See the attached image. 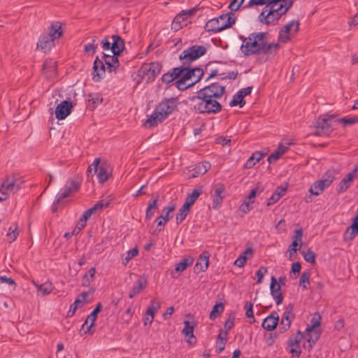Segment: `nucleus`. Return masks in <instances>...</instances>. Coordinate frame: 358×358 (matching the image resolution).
I'll return each instance as SVG.
<instances>
[{"instance_id":"1","label":"nucleus","mask_w":358,"mask_h":358,"mask_svg":"<svg viewBox=\"0 0 358 358\" xmlns=\"http://www.w3.org/2000/svg\"><path fill=\"white\" fill-rule=\"evenodd\" d=\"M226 92L225 86L217 83L206 86L197 92L195 99L198 101L194 105V109L199 113L216 114L222 109L219 99Z\"/></svg>"},{"instance_id":"2","label":"nucleus","mask_w":358,"mask_h":358,"mask_svg":"<svg viewBox=\"0 0 358 358\" xmlns=\"http://www.w3.org/2000/svg\"><path fill=\"white\" fill-rule=\"evenodd\" d=\"M239 38L243 41L241 45V52L245 57L261 54L274 57L280 48L279 43L268 42L266 32H253L248 37L240 36Z\"/></svg>"},{"instance_id":"3","label":"nucleus","mask_w":358,"mask_h":358,"mask_svg":"<svg viewBox=\"0 0 358 358\" xmlns=\"http://www.w3.org/2000/svg\"><path fill=\"white\" fill-rule=\"evenodd\" d=\"M293 3L294 0H250L245 7L265 5L259 15V21L264 24L274 25L288 12Z\"/></svg>"},{"instance_id":"4","label":"nucleus","mask_w":358,"mask_h":358,"mask_svg":"<svg viewBox=\"0 0 358 358\" xmlns=\"http://www.w3.org/2000/svg\"><path fill=\"white\" fill-rule=\"evenodd\" d=\"M176 108L174 99H164L156 107L151 116L146 120L150 127H155L171 114Z\"/></svg>"},{"instance_id":"5","label":"nucleus","mask_w":358,"mask_h":358,"mask_svg":"<svg viewBox=\"0 0 358 358\" xmlns=\"http://www.w3.org/2000/svg\"><path fill=\"white\" fill-rule=\"evenodd\" d=\"M185 69L186 70L182 72V74L176 82V87L181 91L186 90L199 82L204 73L203 70L199 67L191 69L185 66Z\"/></svg>"},{"instance_id":"6","label":"nucleus","mask_w":358,"mask_h":358,"mask_svg":"<svg viewBox=\"0 0 358 358\" xmlns=\"http://www.w3.org/2000/svg\"><path fill=\"white\" fill-rule=\"evenodd\" d=\"M235 22L236 18L233 13L223 14L219 17L208 20L204 28L206 31L217 33L232 27Z\"/></svg>"},{"instance_id":"7","label":"nucleus","mask_w":358,"mask_h":358,"mask_svg":"<svg viewBox=\"0 0 358 358\" xmlns=\"http://www.w3.org/2000/svg\"><path fill=\"white\" fill-rule=\"evenodd\" d=\"M162 65L159 62L144 63L138 70V76L143 80L145 79L146 83L153 81L160 73Z\"/></svg>"},{"instance_id":"8","label":"nucleus","mask_w":358,"mask_h":358,"mask_svg":"<svg viewBox=\"0 0 358 358\" xmlns=\"http://www.w3.org/2000/svg\"><path fill=\"white\" fill-rule=\"evenodd\" d=\"M206 48L203 45H194L182 51L179 59L185 60L182 66L189 67L190 64L204 55L206 53Z\"/></svg>"},{"instance_id":"9","label":"nucleus","mask_w":358,"mask_h":358,"mask_svg":"<svg viewBox=\"0 0 358 358\" xmlns=\"http://www.w3.org/2000/svg\"><path fill=\"white\" fill-rule=\"evenodd\" d=\"M334 117V115L329 114L320 116L315 122L314 134L315 136H329L333 131L330 121Z\"/></svg>"},{"instance_id":"10","label":"nucleus","mask_w":358,"mask_h":358,"mask_svg":"<svg viewBox=\"0 0 358 358\" xmlns=\"http://www.w3.org/2000/svg\"><path fill=\"white\" fill-rule=\"evenodd\" d=\"M300 22L299 20H293L282 27L279 31L278 40L280 43H285L291 40L292 34H296L299 31Z\"/></svg>"},{"instance_id":"11","label":"nucleus","mask_w":358,"mask_h":358,"mask_svg":"<svg viewBox=\"0 0 358 358\" xmlns=\"http://www.w3.org/2000/svg\"><path fill=\"white\" fill-rule=\"evenodd\" d=\"M20 180V177L18 175L8 176L1 186L0 192L3 194H6L7 191H17L20 188V184L17 183Z\"/></svg>"},{"instance_id":"12","label":"nucleus","mask_w":358,"mask_h":358,"mask_svg":"<svg viewBox=\"0 0 358 358\" xmlns=\"http://www.w3.org/2000/svg\"><path fill=\"white\" fill-rule=\"evenodd\" d=\"M102 304L101 302H99L95 308L93 310V311L87 316L85 322L82 325L81 330L84 329L85 327L87 325L88 322H90V324L87 327L86 330H85V334H89L90 335H92L95 330L92 329V327L94 326V322L96 321L97 318L98 314L102 310Z\"/></svg>"},{"instance_id":"13","label":"nucleus","mask_w":358,"mask_h":358,"mask_svg":"<svg viewBox=\"0 0 358 358\" xmlns=\"http://www.w3.org/2000/svg\"><path fill=\"white\" fill-rule=\"evenodd\" d=\"M100 162L101 159L99 158H96L92 164V166L94 167V173L97 174L99 182L103 184L108 180L109 177L111 176V173H109L108 172L106 164L99 166Z\"/></svg>"},{"instance_id":"14","label":"nucleus","mask_w":358,"mask_h":358,"mask_svg":"<svg viewBox=\"0 0 358 358\" xmlns=\"http://www.w3.org/2000/svg\"><path fill=\"white\" fill-rule=\"evenodd\" d=\"M73 108L72 102L70 101H63L57 105L55 109V116L57 119L64 120L71 113Z\"/></svg>"},{"instance_id":"15","label":"nucleus","mask_w":358,"mask_h":358,"mask_svg":"<svg viewBox=\"0 0 358 358\" xmlns=\"http://www.w3.org/2000/svg\"><path fill=\"white\" fill-rule=\"evenodd\" d=\"M119 56H120V55H117L116 53H113V55L103 53L102 59L104 61L105 64L107 66L106 69L108 72H116V71L119 68Z\"/></svg>"},{"instance_id":"16","label":"nucleus","mask_w":358,"mask_h":358,"mask_svg":"<svg viewBox=\"0 0 358 358\" xmlns=\"http://www.w3.org/2000/svg\"><path fill=\"white\" fill-rule=\"evenodd\" d=\"M271 294L275 299L276 304L280 305L283 301V294L281 292V287L275 276H271L270 284Z\"/></svg>"},{"instance_id":"17","label":"nucleus","mask_w":358,"mask_h":358,"mask_svg":"<svg viewBox=\"0 0 358 358\" xmlns=\"http://www.w3.org/2000/svg\"><path fill=\"white\" fill-rule=\"evenodd\" d=\"M185 70V66H180L179 67L173 68L171 69V71L164 73L161 80L162 83L169 84L175 79L180 78L181 74H182V72Z\"/></svg>"},{"instance_id":"18","label":"nucleus","mask_w":358,"mask_h":358,"mask_svg":"<svg viewBox=\"0 0 358 358\" xmlns=\"http://www.w3.org/2000/svg\"><path fill=\"white\" fill-rule=\"evenodd\" d=\"M106 69L105 62L96 57L93 64V77L92 79L95 82H99L102 78V75L105 73Z\"/></svg>"},{"instance_id":"19","label":"nucleus","mask_w":358,"mask_h":358,"mask_svg":"<svg viewBox=\"0 0 358 358\" xmlns=\"http://www.w3.org/2000/svg\"><path fill=\"white\" fill-rule=\"evenodd\" d=\"M209 252L203 251L199 256L197 262L194 267V272L199 273L205 271L209 266Z\"/></svg>"},{"instance_id":"20","label":"nucleus","mask_w":358,"mask_h":358,"mask_svg":"<svg viewBox=\"0 0 358 358\" xmlns=\"http://www.w3.org/2000/svg\"><path fill=\"white\" fill-rule=\"evenodd\" d=\"M279 322V315L276 311H273L271 314L267 316L262 324V328L267 331H273L278 326Z\"/></svg>"},{"instance_id":"21","label":"nucleus","mask_w":358,"mask_h":358,"mask_svg":"<svg viewBox=\"0 0 358 358\" xmlns=\"http://www.w3.org/2000/svg\"><path fill=\"white\" fill-rule=\"evenodd\" d=\"M197 8H193L187 10H182L180 13H178L173 19L171 24V29L175 31H178L182 29L183 25L180 24V16H185V17H189L195 14Z\"/></svg>"},{"instance_id":"22","label":"nucleus","mask_w":358,"mask_h":358,"mask_svg":"<svg viewBox=\"0 0 358 358\" xmlns=\"http://www.w3.org/2000/svg\"><path fill=\"white\" fill-rule=\"evenodd\" d=\"M46 34L55 41L59 39L63 35L62 23L59 21L53 22L48 28Z\"/></svg>"},{"instance_id":"23","label":"nucleus","mask_w":358,"mask_h":358,"mask_svg":"<svg viewBox=\"0 0 358 358\" xmlns=\"http://www.w3.org/2000/svg\"><path fill=\"white\" fill-rule=\"evenodd\" d=\"M54 46L55 41L46 34L41 35L37 43V48L41 49L44 52L50 51Z\"/></svg>"},{"instance_id":"24","label":"nucleus","mask_w":358,"mask_h":358,"mask_svg":"<svg viewBox=\"0 0 358 358\" xmlns=\"http://www.w3.org/2000/svg\"><path fill=\"white\" fill-rule=\"evenodd\" d=\"M174 210V205L169 206L163 208V213H164V215H160L155 220V222H157V227H160L159 229V231H161L165 224L169 222L170 220L169 214L173 212Z\"/></svg>"},{"instance_id":"25","label":"nucleus","mask_w":358,"mask_h":358,"mask_svg":"<svg viewBox=\"0 0 358 358\" xmlns=\"http://www.w3.org/2000/svg\"><path fill=\"white\" fill-rule=\"evenodd\" d=\"M225 187L223 185H218L215 189V194L213 196V208L216 209L222 204L224 195Z\"/></svg>"},{"instance_id":"26","label":"nucleus","mask_w":358,"mask_h":358,"mask_svg":"<svg viewBox=\"0 0 358 358\" xmlns=\"http://www.w3.org/2000/svg\"><path fill=\"white\" fill-rule=\"evenodd\" d=\"M194 325L192 324L189 321L185 320L184 322V328L182 333L187 337V343L189 345L196 343V338L194 335Z\"/></svg>"},{"instance_id":"27","label":"nucleus","mask_w":358,"mask_h":358,"mask_svg":"<svg viewBox=\"0 0 358 358\" xmlns=\"http://www.w3.org/2000/svg\"><path fill=\"white\" fill-rule=\"evenodd\" d=\"M112 52L121 55L125 49L124 41L119 35L112 36Z\"/></svg>"},{"instance_id":"28","label":"nucleus","mask_w":358,"mask_h":358,"mask_svg":"<svg viewBox=\"0 0 358 358\" xmlns=\"http://www.w3.org/2000/svg\"><path fill=\"white\" fill-rule=\"evenodd\" d=\"M79 188V185L73 180H69L65 185L64 192L57 198V202L69 196L73 192H76Z\"/></svg>"},{"instance_id":"29","label":"nucleus","mask_w":358,"mask_h":358,"mask_svg":"<svg viewBox=\"0 0 358 358\" xmlns=\"http://www.w3.org/2000/svg\"><path fill=\"white\" fill-rule=\"evenodd\" d=\"M358 234V213L352 220V223L347 229L345 234V238L353 240L355 236Z\"/></svg>"},{"instance_id":"30","label":"nucleus","mask_w":358,"mask_h":358,"mask_svg":"<svg viewBox=\"0 0 358 358\" xmlns=\"http://www.w3.org/2000/svg\"><path fill=\"white\" fill-rule=\"evenodd\" d=\"M147 279L145 276H141L136 282V285L134 286L132 290L129 293V298L132 299L136 294H139L143 289L147 286Z\"/></svg>"},{"instance_id":"31","label":"nucleus","mask_w":358,"mask_h":358,"mask_svg":"<svg viewBox=\"0 0 358 358\" xmlns=\"http://www.w3.org/2000/svg\"><path fill=\"white\" fill-rule=\"evenodd\" d=\"M210 164L208 162L196 164L194 169H193L194 173H192V177L195 178L200 175L205 174L210 168Z\"/></svg>"},{"instance_id":"32","label":"nucleus","mask_w":358,"mask_h":358,"mask_svg":"<svg viewBox=\"0 0 358 358\" xmlns=\"http://www.w3.org/2000/svg\"><path fill=\"white\" fill-rule=\"evenodd\" d=\"M43 73L47 74V77L56 74L57 62L53 60H46L43 65Z\"/></svg>"},{"instance_id":"33","label":"nucleus","mask_w":358,"mask_h":358,"mask_svg":"<svg viewBox=\"0 0 358 358\" xmlns=\"http://www.w3.org/2000/svg\"><path fill=\"white\" fill-rule=\"evenodd\" d=\"M158 208V196L150 200L145 213V220H150Z\"/></svg>"},{"instance_id":"34","label":"nucleus","mask_w":358,"mask_h":358,"mask_svg":"<svg viewBox=\"0 0 358 358\" xmlns=\"http://www.w3.org/2000/svg\"><path fill=\"white\" fill-rule=\"evenodd\" d=\"M288 148V146H285L282 143L280 144L278 149L268 157V163L271 164L278 160L282 155L287 152Z\"/></svg>"},{"instance_id":"35","label":"nucleus","mask_w":358,"mask_h":358,"mask_svg":"<svg viewBox=\"0 0 358 358\" xmlns=\"http://www.w3.org/2000/svg\"><path fill=\"white\" fill-rule=\"evenodd\" d=\"M263 156L264 155L261 152H255L244 164V168L246 169H251Z\"/></svg>"},{"instance_id":"36","label":"nucleus","mask_w":358,"mask_h":358,"mask_svg":"<svg viewBox=\"0 0 358 358\" xmlns=\"http://www.w3.org/2000/svg\"><path fill=\"white\" fill-rule=\"evenodd\" d=\"M327 187L321 180L315 181L309 189L311 194L318 196L324 189Z\"/></svg>"},{"instance_id":"37","label":"nucleus","mask_w":358,"mask_h":358,"mask_svg":"<svg viewBox=\"0 0 358 358\" xmlns=\"http://www.w3.org/2000/svg\"><path fill=\"white\" fill-rule=\"evenodd\" d=\"M201 190L194 189L192 191V194H189L187 196L184 204L186 206L187 204V206L191 208L192 206L195 203V201L198 199V197L201 195Z\"/></svg>"},{"instance_id":"38","label":"nucleus","mask_w":358,"mask_h":358,"mask_svg":"<svg viewBox=\"0 0 358 358\" xmlns=\"http://www.w3.org/2000/svg\"><path fill=\"white\" fill-rule=\"evenodd\" d=\"M224 310V305L223 303H217L213 307L210 313V319L215 320Z\"/></svg>"},{"instance_id":"39","label":"nucleus","mask_w":358,"mask_h":358,"mask_svg":"<svg viewBox=\"0 0 358 358\" xmlns=\"http://www.w3.org/2000/svg\"><path fill=\"white\" fill-rule=\"evenodd\" d=\"M320 323L321 316L318 313H315L310 320L311 325L306 328V331L307 333L312 332L315 328L320 327Z\"/></svg>"},{"instance_id":"40","label":"nucleus","mask_w":358,"mask_h":358,"mask_svg":"<svg viewBox=\"0 0 358 358\" xmlns=\"http://www.w3.org/2000/svg\"><path fill=\"white\" fill-rule=\"evenodd\" d=\"M189 207L187 205L183 204L182 206L179 209L178 213L176 215V222L177 224L181 223L187 217V214L190 210Z\"/></svg>"},{"instance_id":"41","label":"nucleus","mask_w":358,"mask_h":358,"mask_svg":"<svg viewBox=\"0 0 358 358\" xmlns=\"http://www.w3.org/2000/svg\"><path fill=\"white\" fill-rule=\"evenodd\" d=\"M19 235V231L17 229V223H15L13 226H11L8 228L6 236L8 238V241L9 243H12L15 241L17 236Z\"/></svg>"},{"instance_id":"42","label":"nucleus","mask_w":358,"mask_h":358,"mask_svg":"<svg viewBox=\"0 0 358 358\" xmlns=\"http://www.w3.org/2000/svg\"><path fill=\"white\" fill-rule=\"evenodd\" d=\"M33 284L37 287L38 290L41 292L43 295H47L52 291V284L50 282H45L42 285H38L33 281Z\"/></svg>"},{"instance_id":"43","label":"nucleus","mask_w":358,"mask_h":358,"mask_svg":"<svg viewBox=\"0 0 358 358\" xmlns=\"http://www.w3.org/2000/svg\"><path fill=\"white\" fill-rule=\"evenodd\" d=\"M193 261L194 259L192 258H184L181 262L176 264L175 270L176 271L182 272L185 271L188 266L191 265L193 263Z\"/></svg>"},{"instance_id":"44","label":"nucleus","mask_w":358,"mask_h":358,"mask_svg":"<svg viewBox=\"0 0 358 358\" xmlns=\"http://www.w3.org/2000/svg\"><path fill=\"white\" fill-rule=\"evenodd\" d=\"M84 306L83 300H80L79 297H78L73 303L71 306L69 310L67 313V317H71L74 314L76 310L78 308Z\"/></svg>"},{"instance_id":"45","label":"nucleus","mask_w":358,"mask_h":358,"mask_svg":"<svg viewBox=\"0 0 358 358\" xmlns=\"http://www.w3.org/2000/svg\"><path fill=\"white\" fill-rule=\"evenodd\" d=\"M245 101L244 100L243 95L237 93L233 96V99L230 101L229 106L231 107H234L239 105V106L241 108L245 105Z\"/></svg>"},{"instance_id":"46","label":"nucleus","mask_w":358,"mask_h":358,"mask_svg":"<svg viewBox=\"0 0 358 358\" xmlns=\"http://www.w3.org/2000/svg\"><path fill=\"white\" fill-rule=\"evenodd\" d=\"M292 308L293 306L292 305L289 310H286L282 317V320L280 322L281 324H286L287 326L290 327L292 320L291 317H294V315L292 313Z\"/></svg>"},{"instance_id":"47","label":"nucleus","mask_w":358,"mask_h":358,"mask_svg":"<svg viewBox=\"0 0 358 358\" xmlns=\"http://www.w3.org/2000/svg\"><path fill=\"white\" fill-rule=\"evenodd\" d=\"M301 254H302L304 259L307 262H309V263H310L312 264H315V263H316V261H315L316 255L310 248H308L306 252L302 251Z\"/></svg>"},{"instance_id":"48","label":"nucleus","mask_w":358,"mask_h":358,"mask_svg":"<svg viewBox=\"0 0 358 358\" xmlns=\"http://www.w3.org/2000/svg\"><path fill=\"white\" fill-rule=\"evenodd\" d=\"M89 97H91L88 99L89 106L92 108H96L98 104L101 103L103 101V98L98 94L94 96L90 94Z\"/></svg>"},{"instance_id":"49","label":"nucleus","mask_w":358,"mask_h":358,"mask_svg":"<svg viewBox=\"0 0 358 358\" xmlns=\"http://www.w3.org/2000/svg\"><path fill=\"white\" fill-rule=\"evenodd\" d=\"M307 342L315 344L320 337V333L317 330H313L312 332L307 333Z\"/></svg>"},{"instance_id":"50","label":"nucleus","mask_w":358,"mask_h":358,"mask_svg":"<svg viewBox=\"0 0 358 358\" xmlns=\"http://www.w3.org/2000/svg\"><path fill=\"white\" fill-rule=\"evenodd\" d=\"M334 174L333 171H328L325 173V174L323 176L322 178L321 179L322 181H324V185L327 187H329L333 180H334Z\"/></svg>"},{"instance_id":"51","label":"nucleus","mask_w":358,"mask_h":358,"mask_svg":"<svg viewBox=\"0 0 358 358\" xmlns=\"http://www.w3.org/2000/svg\"><path fill=\"white\" fill-rule=\"evenodd\" d=\"M310 272H303L300 278L299 285L302 286L303 289H307L308 287L307 285L310 283L309 279H310Z\"/></svg>"},{"instance_id":"52","label":"nucleus","mask_w":358,"mask_h":358,"mask_svg":"<svg viewBox=\"0 0 358 358\" xmlns=\"http://www.w3.org/2000/svg\"><path fill=\"white\" fill-rule=\"evenodd\" d=\"M235 316L234 314H230L228 320L224 323V336H227L228 331L231 329L234 325Z\"/></svg>"},{"instance_id":"53","label":"nucleus","mask_w":358,"mask_h":358,"mask_svg":"<svg viewBox=\"0 0 358 358\" xmlns=\"http://www.w3.org/2000/svg\"><path fill=\"white\" fill-rule=\"evenodd\" d=\"M138 254V247L136 246L132 250H130L127 252V256L125 257L124 259L123 260V264L126 265L131 259L137 256Z\"/></svg>"},{"instance_id":"54","label":"nucleus","mask_w":358,"mask_h":358,"mask_svg":"<svg viewBox=\"0 0 358 358\" xmlns=\"http://www.w3.org/2000/svg\"><path fill=\"white\" fill-rule=\"evenodd\" d=\"M263 191V188L260 187L259 185H257L255 188H253L249 195L248 196L247 199L249 200L250 203H253L254 201L252 200V199H255L257 194H260Z\"/></svg>"},{"instance_id":"55","label":"nucleus","mask_w":358,"mask_h":358,"mask_svg":"<svg viewBox=\"0 0 358 358\" xmlns=\"http://www.w3.org/2000/svg\"><path fill=\"white\" fill-rule=\"evenodd\" d=\"M339 122H341L344 124V126L354 124L358 123V117H344L338 120Z\"/></svg>"},{"instance_id":"56","label":"nucleus","mask_w":358,"mask_h":358,"mask_svg":"<svg viewBox=\"0 0 358 358\" xmlns=\"http://www.w3.org/2000/svg\"><path fill=\"white\" fill-rule=\"evenodd\" d=\"M96 273V269L94 267H92L91 268L89 271H88V273H86L85 275H84V278L87 279V283H83V286L84 287H87L90 285V283L91 282V281H92L93 280V278L94 276V274Z\"/></svg>"},{"instance_id":"57","label":"nucleus","mask_w":358,"mask_h":358,"mask_svg":"<svg viewBox=\"0 0 358 358\" xmlns=\"http://www.w3.org/2000/svg\"><path fill=\"white\" fill-rule=\"evenodd\" d=\"M245 0H232L229 6V8L231 12L237 11Z\"/></svg>"},{"instance_id":"58","label":"nucleus","mask_w":358,"mask_h":358,"mask_svg":"<svg viewBox=\"0 0 358 358\" xmlns=\"http://www.w3.org/2000/svg\"><path fill=\"white\" fill-rule=\"evenodd\" d=\"M252 307H253V306L251 302H246V303L245 305V308L246 309L245 315L248 317L252 318V321L251 322V323H253L255 322Z\"/></svg>"},{"instance_id":"59","label":"nucleus","mask_w":358,"mask_h":358,"mask_svg":"<svg viewBox=\"0 0 358 358\" xmlns=\"http://www.w3.org/2000/svg\"><path fill=\"white\" fill-rule=\"evenodd\" d=\"M350 183L345 179H343L338 186L337 192L340 194L345 192L350 187Z\"/></svg>"},{"instance_id":"60","label":"nucleus","mask_w":358,"mask_h":358,"mask_svg":"<svg viewBox=\"0 0 358 358\" xmlns=\"http://www.w3.org/2000/svg\"><path fill=\"white\" fill-rule=\"evenodd\" d=\"M267 273V268L265 266H262L257 271L256 275L257 277V283H262L263 278L264 275Z\"/></svg>"},{"instance_id":"61","label":"nucleus","mask_w":358,"mask_h":358,"mask_svg":"<svg viewBox=\"0 0 358 358\" xmlns=\"http://www.w3.org/2000/svg\"><path fill=\"white\" fill-rule=\"evenodd\" d=\"M302 247V243L296 242V241H292V243L289 245L287 252L293 251L294 253H296L297 251L300 250Z\"/></svg>"},{"instance_id":"62","label":"nucleus","mask_w":358,"mask_h":358,"mask_svg":"<svg viewBox=\"0 0 358 358\" xmlns=\"http://www.w3.org/2000/svg\"><path fill=\"white\" fill-rule=\"evenodd\" d=\"M302 238H303V230H302V229H296L294 231V235L292 236V240L296 241V242H298V243H303Z\"/></svg>"},{"instance_id":"63","label":"nucleus","mask_w":358,"mask_h":358,"mask_svg":"<svg viewBox=\"0 0 358 358\" xmlns=\"http://www.w3.org/2000/svg\"><path fill=\"white\" fill-rule=\"evenodd\" d=\"M358 172V166H356L350 173H348L343 179H345L349 182H351L352 180L357 177Z\"/></svg>"},{"instance_id":"64","label":"nucleus","mask_w":358,"mask_h":358,"mask_svg":"<svg viewBox=\"0 0 358 358\" xmlns=\"http://www.w3.org/2000/svg\"><path fill=\"white\" fill-rule=\"evenodd\" d=\"M161 307V303L157 299H153L151 301V305L149 306L148 309L153 310V312L156 313Z\"/></svg>"}]
</instances>
